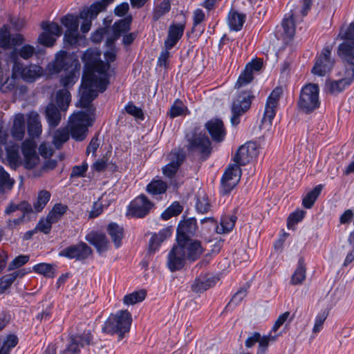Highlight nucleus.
Wrapping results in <instances>:
<instances>
[{
  "instance_id": "nucleus-1",
  "label": "nucleus",
  "mask_w": 354,
  "mask_h": 354,
  "mask_svg": "<svg viewBox=\"0 0 354 354\" xmlns=\"http://www.w3.org/2000/svg\"><path fill=\"white\" fill-rule=\"evenodd\" d=\"M337 37L344 40L338 46L337 55L351 66L344 70L342 77L331 81L328 88H344L354 80V23H351L347 27L342 26Z\"/></svg>"
},
{
  "instance_id": "nucleus-2",
  "label": "nucleus",
  "mask_w": 354,
  "mask_h": 354,
  "mask_svg": "<svg viewBox=\"0 0 354 354\" xmlns=\"http://www.w3.org/2000/svg\"><path fill=\"white\" fill-rule=\"evenodd\" d=\"M99 90H80V99L76 104L77 106L88 108V112L78 111L74 113L69 118V128L71 136L79 141L86 137L88 127L93 122V109L90 106L91 102L98 95Z\"/></svg>"
},
{
  "instance_id": "nucleus-3",
  "label": "nucleus",
  "mask_w": 354,
  "mask_h": 354,
  "mask_svg": "<svg viewBox=\"0 0 354 354\" xmlns=\"http://www.w3.org/2000/svg\"><path fill=\"white\" fill-rule=\"evenodd\" d=\"M84 63V71L82 82L79 88H106L103 85L102 80L98 75H105L107 66L101 59V52L97 49L89 48L85 50L82 57Z\"/></svg>"
},
{
  "instance_id": "nucleus-4",
  "label": "nucleus",
  "mask_w": 354,
  "mask_h": 354,
  "mask_svg": "<svg viewBox=\"0 0 354 354\" xmlns=\"http://www.w3.org/2000/svg\"><path fill=\"white\" fill-rule=\"evenodd\" d=\"M80 68V64L77 57L66 51L60 50L55 59L47 65L46 70L49 75H57L64 71L66 75L62 77L60 82L64 88H69L77 80L75 73Z\"/></svg>"
},
{
  "instance_id": "nucleus-5",
  "label": "nucleus",
  "mask_w": 354,
  "mask_h": 354,
  "mask_svg": "<svg viewBox=\"0 0 354 354\" xmlns=\"http://www.w3.org/2000/svg\"><path fill=\"white\" fill-rule=\"evenodd\" d=\"M93 337L90 332L71 336L65 347L57 351L55 344H50L43 354H79L82 348L93 344Z\"/></svg>"
},
{
  "instance_id": "nucleus-6",
  "label": "nucleus",
  "mask_w": 354,
  "mask_h": 354,
  "mask_svg": "<svg viewBox=\"0 0 354 354\" xmlns=\"http://www.w3.org/2000/svg\"><path fill=\"white\" fill-rule=\"evenodd\" d=\"M132 322L131 313L127 310H120L111 315L105 322L102 331L108 334H118L120 339L129 331Z\"/></svg>"
},
{
  "instance_id": "nucleus-7",
  "label": "nucleus",
  "mask_w": 354,
  "mask_h": 354,
  "mask_svg": "<svg viewBox=\"0 0 354 354\" xmlns=\"http://www.w3.org/2000/svg\"><path fill=\"white\" fill-rule=\"evenodd\" d=\"M252 97L248 90H241L236 94L232 105V116L230 120L232 125H237L240 122L239 116L250 108Z\"/></svg>"
},
{
  "instance_id": "nucleus-8",
  "label": "nucleus",
  "mask_w": 354,
  "mask_h": 354,
  "mask_svg": "<svg viewBox=\"0 0 354 354\" xmlns=\"http://www.w3.org/2000/svg\"><path fill=\"white\" fill-rule=\"evenodd\" d=\"M320 105L319 90H301L297 106L299 111L309 114Z\"/></svg>"
},
{
  "instance_id": "nucleus-9",
  "label": "nucleus",
  "mask_w": 354,
  "mask_h": 354,
  "mask_svg": "<svg viewBox=\"0 0 354 354\" xmlns=\"http://www.w3.org/2000/svg\"><path fill=\"white\" fill-rule=\"evenodd\" d=\"M154 204L144 194L136 197L128 205L127 214L132 217L143 218L149 214Z\"/></svg>"
},
{
  "instance_id": "nucleus-10",
  "label": "nucleus",
  "mask_w": 354,
  "mask_h": 354,
  "mask_svg": "<svg viewBox=\"0 0 354 354\" xmlns=\"http://www.w3.org/2000/svg\"><path fill=\"white\" fill-rule=\"evenodd\" d=\"M334 65V60L331 57V48L325 46L320 54L315 57V62L311 69V73L319 77H324L330 71Z\"/></svg>"
},
{
  "instance_id": "nucleus-11",
  "label": "nucleus",
  "mask_w": 354,
  "mask_h": 354,
  "mask_svg": "<svg viewBox=\"0 0 354 354\" xmlns=\"http://www.w3.org/2000/svg\"><path fill=\"white\" fill-rule=\"evenodd\" d=\"M43 68L39 65L30 64L24 66L20 62H15L12 66V75L21 77L27 82H33L41 76Z\"/></svg>"
},
{
  "instance_id": "nucleus-12",
  "label": "nucleus",
  "mask_w": 354,
  "mask_h": 354,
  "mask_svg": "<svg viewBox=\"0 0 354 354\" xmlns=\"http://www.w3.org/2000/svg\"><path fill=\"white\" fill-rule=\"evenodd\" d=\"M241 176V170L236 164H232L225 169L221 178V193L223 195L229 194L238 184Z\"/></svg>"
},
{
  "instance_id": "nucleus-13",
  "label": "nucleus",
  "mask_w": 354,
  "mask_h": 354,
  "mask_svg": "<svg viewBox=\"0 0 354 354\" xmlns=\"http://www.w3.org/2000/svg\"><path fill=\"white\" fill-rule=\"evenodd\" d=\"M188 149L201 158L206 159L212 151L210 140L205 134H196L189 141Z\"/></svg>"
},
{
  "instance_id": "nucleus-14",
  "label": "nucleus",
  "mask_w": 354,
  "mask_h": 354,
  "mask_svg": "<svg viewBox=\"0 0 354 354\" xmlns=\"http://www.w3.org/2000/svg\"><path fill=\"white\" fill-rule=\"evenodd\" d=\"M92 249L84 242L70 245L62 250L59 256L77 261L86 259L92 254Z\"/></svg>"
},
{
  "instance_id": "nucleus-15",
  "label": "nucleus",
  "mask_w": 354,
  "mask_h": 354,
  "mask_svg": "<svg viewBox=\"0 0 354 354\" xmlns=\"http://www.w3.org/2000/svg\"><path fill=\"white\" fill-rule=\"evenodd\" d=\"M178 245L180 246L185 253L186 260L194 261L198 259L204 252L200 241L194 239H183L180 238L176 241Z\"/></svg>"
},
{
  "instance_id": "nucleus-16",
  "label": "nucleus",
  "mask_w": 354,
  "mask_h": 354,
  "mask_svg": "<svg viewBox=\"0 0 354 354\" xmlns=\"http://www.w3.org/2000/svg\"><path fill=\"white\" fill-rule=\"evenodd\" d=\"M258 151L254 142H247L241 146L234 156V164L245 165L257 156Z\"/></svg>"
},
{
  "instance_id": "nucleus-17",
  "label": "nucleus",
  "mask_w": 354,
  "mask_h": 354,
  "mask_svg": "<svg viewBox=\"0 0 354 354\" xmlns=\"http://www.w3.org/2000/svg\"><path fill=\"white\" fill-rule=\"evenodd\" d=\"M21 148L25 167L27 169L33 168L39 161V158L36 153L35 142L33 140L27 139L22 143Z\"/></svg>"
},
{
  "instance_id": "nucleus-18",
  "label": "nucleus",
  "mask_w": 354,
  "mask_h": 354,
  "mask_svg": "<svg viewBox=\"0 0 354 354\" xmlns=\"http://www.w3.org/2000/svg\"><path fill=\"white\" fill-rule=\"evenodd\" d=\"M185 261V253L176 243L167 254V266L169 270L171 272L180 270L184 266Z\"/></svg>"
},
{
  "instance_id": "nucleus-19",
  "label": "nucleus",
  "mask_w": 354,
  "mask_h": 354,
  "mask_svg": "<svg viewBox=\"0 0 354 354\" xmlns=\"http://www.w3.org/2000/svg\"><path fill=\"white\" fill-rule=\"evenodd\" d=\"M169 163L162 168L164 175L169 178L174 177L178 167L185 159V154L180 149H174L168 156Z\"/></svg>"
},
{
  "instance_id": "nucleus-20",
  "label": "nucleus",
  "mask_w": 354,
  "mask_h": 354,
  "mask_svg": "<svg viewBox=\"0 0 354 354\" xmlns=\"http://www.w3.org/2000/svg\"><path fill=\"white\" fill-rule=\"evenodd\" d=\"M185 28V22H173L169 26L167 37L164 41V47L172 49L183 36Z\"/></svg>"
},
{
  "instance_id": "nucleus-21",
  "label": "nucleus",
  "mask_w": 354,
  "mask_h": 354,
  "mask_svg": "<svg viewBox=\"0 0 354 354\" xmlns=\"http://www.w3.org/2000/svg\"><path fill=\"white\" fill-rule=\"evenodd\" d=\"M282 95L281 90H272L268 96L264 111L263 120L271 124L272 119L276 114V109L278 106L279 100Z\"/></svg>"
},
{
  "instance_id": "nucleus-22",
  "label": "nucleus",
  "mask_w": 354,
  "mask_h": 354,
  "mask_svg": "<svg viewBox=\"0 0 354 354\" xmlns=\"http://www.w3.org/2000/svg\"><path fill=\"white\" fill-rule=\"evenodd\" d=\"M85 240L93 245L99 254H102L109 249V241L103 233L91 232L86 235Z\"/></svg>"
},
{
  "instance_id": "nucleus-23",
  "label": "nucleus",
  "mask_w": 354,
  "mask_h": 354,
  "mask_svg": "<svg viewBox=\"0 0 354 354\" xmlns=\"http://www.w3.org/2000/svg\"><path fill=\"white\" fill-rule=\"evenodd\" d=\"M44 50H35V48L33 46L30 44H24L21 48H14L10 53V58L15 64V62H19V58H22L23 59H28L33 55H44Z\"/></svg>"
},
{
  "instance_id": "nucleus-24",
  "label": "nucleus",
  "mask_w": 354,
  "mask_h": 354,
  "mask_svg": "<svg viewBox=\"0 0 354 354\" xmlns=\"http://www.w3.org/2000/svg\"><path fill=\"white\" fill-rule=\"evenodd\" d=\"M196 230V221L194 219H187L181 221L178 226L176 233V241L180 238L183 239H191Z\"/></svg>"
},
{
  "instance_id": "nucleus-25",
  "label": "nucleus",
  "mask_w": 354,
  "mask_h": 354,
  "mask_svg": "<svg viewBox=\"0 0 354 354\" xmlns=\"http://www.w3.org/2000/svg\"><path fill=\"white\" fill-rule=\"evenodd\" d=\"M205 127L214 140L221 142L224 139L225 131L221 120L218 118L210 120L206 123Z\"/></svg>"
},
{
  "instance_id": "nucleus-26",
  "label": "nucleus",
  "mask_w": 354,
  "mask_h": 354,
  "mask_svg": "<svg viewBox=\"0 0 354 354\" xmlns=\"http://www.w3.org/2000/svg\"><path fill=\"white\" fill-rule=\"evenodd\" d=\"M28 135L32 138L39 137L42 132V127L39 115L37 112L32 111L27 115Z\"/></svg>"
},
{
  "instance_id": "nucleus-27",
  "label": "nucleus",
  "mask_w": 354,
  "mask_h": 354,
  "mask_svg": "<svg viewBox=\"0 0 354 354\" xmlns=\"http://www.w3.org/2000/svg\"><path fill=\"white\" fill-rule=\"evenodd\" d=\"M109 5L104 0L97 1L80 12V18L95 19L101 12L105 11Z\"/></svg>"
},
{
  "instance_id": "nucleus-28",
  "label": "nucleus",
  "mask_w": 354,
  "mask_h": 354,
  "mask_svg": "<svg viewBox=\"0 0 354 354\" xmlns=\"http://www.w3.org/2000/svg\"><path fill=\"white\" fill-rule=\"evenodd\" d=\"M171 230L170 227H165L159 231L158 234H154L150 239L149 250L154 253L157 251L160 244L167 238L171 236Z\"/></svg>"
},
{
  "instance_id": "nucleus-29",
  "label": "nucleus",
  "mask_w": 354,
  "mask_h": 354,
  "mask_svg": "<svg viewBox=\"0 0 354 354\" xmlns=\"http://www.w3.org/2000/svg\"><path fill=\"white\" fill-rule=\"evenodd\" d=\"M11 135L17 140H21L25 135V118L22 113L15 115L13 125L11 128Z\"/></svg>"
},
{
  "instance_id": "nucleus-30",
  "label": "nucleus",
  "mask_w": 354,
  "mask_h": 354,
  "mask_svg": "<svg viewBox=\"0 0 354 354\" xmlns=\"http://www.w3.org/2000/svg\"><path fill=\"white\" fill-rule=\"evenodd\" d=\"M106 232L111 239L115 247L118 248L122 245V240L124 238L123 227L115 223H111L106 227Z\"/></svg>"
},
{
  "instance_id": "nucleus-31",
  "label": "nucleus",
  "mask_w": 354,
  "mask_h": 354,
  "mask_svg": "<svg viewBox=\"0 0 354 354\" xmlns=\"http://www.w3.org/2000/svg\"><path fill=\"white\" fill-rule=\"evenodd\" d=\"M281 26L284 35L292 39L295 35V19L292 10L285 15L281 22Z\"/></svg>"
},
{
  "instance_id": "nucleus-32",
  "label": "nucleus",
  "mask_w": 354,
  "mask_h": 354,
  "mask_svg": "<svg viewBox=\"0 0 354 354\" xmlns=\"http://www.w3.org/2000/svg\"><path fill=\"white\" fill-rule=\"evenodd\" d=\"M227 20L230 29L238 32L243 28L245 21V15L238 12L236 10H231L228 14Z\"/></svg>"
},
{
  "instance_id": "nucleus-33",
  "label": "nucleus",
  "mask_w": 354,
  "mask_h": 354,
  "mask_svg": "<svg viewBox=\"0 0 354 354\" xmlns=\"http://www.w3.org/2000/svg\"><path fill=\"white\" fill-rule=\"evenodd\" d=\"M132 17L129 15L124 18L116 21L112 26V30L118 37H121L123 34L129 32L132 23Z\"/></svg>"
},
{
  "instance_id": "nucleus-34",
  "label": "nucleus",
  "mask_w": 354,
  "mask_h": 354,
  "mask_svg": "<svg viewBox=\"0 0 354 354\" xmlns=\"http://www.w3.org/2000/svg\"><path fill=\"white\" fill-rule=\"evenodd\" d=\"M46 117L50 127H57L61 121L59 111L53 104H49L46 108Z\"/></svg>"
},
{
  "instance_id": "nucleus-35",
  "label": "nucleus",
  "mask_w": 354,
  "mask_h": 354,
  "mask_svg": "<svg viewBox=\"0 0 354 354\" xmlns=\"http://www.w3.org/2000/svg\"><path fill=\"white\" fill-rule=\"evenodd\" d=\"M236 221V217L234 215L225 216L221 218L220 225L216 227L218 234H227L232 230Z\"/></svg>"
},
{
  "instance_id": "nucleus-36",
  "label": "nucleus",
  "mask_w": 354,
  "mask_h": 354,
  "mask_svg": "<svg viewBox=\"0 0 354 354\" xmlns=\"http://www.w3.org/2000/svg\"><path fill=\"white\" fill-rule=\"evenodd\" d=\"M306 279V268L304 261L300 258L296 270L292 275L290 283L292 285L301 284Z\"/></svg>"
},
{
  "instance_id": "nucleus-37",
  "label": "nucleus",
  "mask_w": 354,
  "mask_h": 354,
  "mask_svg": "<svg viewBox=\"0 0 354 354\" xmlns=\"http://www.w3.org/2000/svg\"><path fill=\"white\" fill-rule=\"evenodd\" d=\"M171 10V0H162L153 10L152 19L158 21L162 16L168 13Z\"/></svg>"
},
{
  "instance_id": "nucleus-38",
  "label": "nucleus",
  "mask_w": 354,
  "mask_h": 354,
  "mask_svg": "<svg viewBox=\"0 0 354 354\" xmlns=\"http://www.w3.org/2000/svg\"><path fill=\"white\" fill-rule=\"evenodd\" d=\"M67 209L68 207L66 205L57 203L53 206L47 216L49 220H51V222L55 223L61 219Z\"/></svg>"
},
{
  "instance_id": "nucleus-39",
  "label": "nucleus",
  "mask_w": 354,
  "mask_h": 354,
  "mask_svg": "<svg viewBox=\"0 0 354 354\" xmlns=\"http://www.w3.org/2000/svg\"><path fill=\"white\" fill-rule=\"evenodd\" d=\"M56 102L62 111H66L71 102L69 90H58L56 93Z\"/></svg>"
},
{
  "instance_id": "nucleus-40",
  "label": "nucleus",
  "mask_w": 354,
  "mask_h": 354,
  "mask_svg": "<svg viewBox=\"0 0 354 354\" xmlns=\"http://www.w3.org/2000/svg\"><path fill=\"white\" fill-rule=\"evenodd\" d=\"M7 160L12 167H17L20 162V156L19 153V146L12 145L6 147Z\"/></svg>"
},
{
  "instance_id": "nucleus-41",
  "label": "nucleus",
  "mask_w": 354,
  "mask_h": 354,
  "mask_svg": "<svg viewBox=\"0 0 354 354\" xmlns=\"http://www.w3.org/2000/svg\"><path fill=\"white\" fill-rule=\"evenodd\" d=\"M32 209L31 205L26 201H22L18 204L10 203V205L6 208L5 214L9 215L16 211H19L22 214L25 215L26 213L30 212Z\"/></svg>"
},
{
  "instance_id": "nucleus-42",
  "label": "nucleus",
  "mask_w": 354,
  "mask_h": 354,
  "mask_svg": "<svg viewBox=\"0 0 354 354\" xmlns=\"http://www.w3.org/2000/svg\"><path fill=\"white\" fill-rule=\"evenodd\" d=\"M167 188L166 183L162 180H153L147 186V191L152 195H158L164 193Z\"/></svg>"
},
{
  "instance_id": "nucleus-43",
  "label": "nucleus",
  "mask_w": 354,
  "mask_h": 354,
  "mask_svg": "<svg viewBox=\"0 0 354 354\" xmlns=\"http://www.w3.org/2000/svg\"><path fill=\"white\" fill-rule=\"evenodd\" d=\"M81 39L78 30H66L64 35V43L66 47H75Z\"/></svg>"
},
{
  "instance_id": "nucleus-44",
  "label": "nucleus",
  "mask_w": 354,
  "mask_h": 354,
  "mask_svg": "<svg viewBox=\"0 0 354 354\" xmlns=\"http://www.w3.org/2000/svg\"><path fill=\"white\" fill-rule=\"evenodd\" d=\"M146 297V291L140 290L136 291L129 295H127L123 298V302L125 305H134L138 302L142 301Z\"/></svg>"
},
{
  "instance_id": "nucleus-45",
  "label": "nucleus",
  "mask_w": 354,
  "mask_h": 354,
  "mask_svg": "<svg viewBox=\"0 0 354 354\" xmlns=\"http://www.w3.org/2000/svg\"><path fill=\"white\" fill-rule=\"evenodd\" d=\"M322 187V185H317L303 198V205L306 208H310L313 205L317 197L320 194Z\"/></svg>"
},
{
  "instance_id": "nucleus-46",
  "label": "nucleus",
  "mask_w": 354,
  "mask_h": 354,
  "mask_svg": "<svg viewBox=\"0 0 354 354\" xmlns=\"http://www.w3.org/2000/svg\"><path fill=\"white\" fill-rule=\"evenodd\" d=\"M41 28L43 30L53 35L56 37H59L62 35V27L54 21H42Z\"/></svg>"
},
{
  "instance_id": "nucleus-47",
  "label": "nucleus",
  "mask_w": 354,
  "mask_h": 354,
  "mask_svg": "<svg viewBox=\"0 0 354 354\" xmlns=\"http://www.w3.org/2000/svg\"><path fill=\"white\" fill-rule=\"evenodd\" d=\"M50 198V193L46 190H41L39 192L37 201L34 203L33 207L35 211L40 212L46 205Z\"/></svg>"
},
{
  "instance_id": "nucleus-48",
  "label": "nucleus",
  "mask_w": 354,
  "mask_h": 354,
  "mask_svg": "<svg viewBox=\"0 0 354 354\" xmlns=\"http://www.w3.org/2000/svg\"><path fill=\"white\" fill-rule=\"evenodd\" d=\"M61 24L66 28V30H78L79 22L77 18L73 15L67 14L60 19Z\"/></svg>"
},
{
  "instance_id": "nucleus-49",
  "label": "nucleus",
  "mask_w": 354,
  "mask_h": 354,
  "mask_svg": "<svg viewBox=\"0 0 354 354\" xmlns=\"http://www.w3.org/2000/svg\"><path fill=\"white\" fill-rule=\"evenodd\" d=\"M254 79V74L245 68L239 75L235 84V88H240L250 84Z\"/></svg>"
},
{
  "instance_id": "nucleus-50",
  "label": "nucleus",
  "mask_w": 354,
  "mask_h": 354,
  "mask_svg": "<svg viewBox=\"0 0 354 354\" xmlns=\"http://www.w3.org/2000/svg\"><path fill=\"white\" fill-rule=\"evenodd\" d=\"M14 180L10 178V175L4 170L2 167H0V190L5 192L10 190L12 187Z\"/></svg>"
},
{
  "instance_id": "nucleus-51",
  "label": "nucleus",
  "mask_w": 354,
  "mask_h": 354,
  "mask_svg": "<svg viewBox=\"0 0 354 354\" xmlns=\"http://www.w3.org/2000/svg\"><path fill=\"white\" fill-rule=\"evenodd\" d=\"M69 138V131L67 128L57 130L54 135L53 142L57 148L60 147L63 143Z\"/></svg>"
},
{
  "instance_id": "nucleus-52",
  "label": "nucleus",
  "mask_w": 354,
  "mask_h": 354,
  "mask_svg": "<svg viewBox=\"0 0 354 354\" xmlns=\"http://www.w3.org/2000/svg\"><path fill=\"white\" fill-rule=\"evenodd\" d=\"M57 38V37L43 30V32L39 35L37 41L43 46L50 48L55 45Z\"/></svg>"
},
{
  "instance_id": "nucleus-53",
  "label": "nucleus",
  "mask_w": 354,
  "mask_h": 354,
  "mask_svg": "<svg viewBox=\"0 0 354 354\" xmlns=\"http://www.w3.org/2000/svg\"><path fill=\"white\" fill-rule=\"evenodd\" d=\"M328 315L326 310H321L315 317L314 326L313 328V333L317 334L319 333L324 326V324Z\"/></svg>"
},
{
  "instance_id": "nucleus-54",
  "label": "nucleus",
  "mask_w": 354,
  "mask_h": 354,
  "mask_svg": "<svg viewBox=\"0 0 354 354\" xmlns=\"http://www.w3.org/2000/svg\"><path fill=\"white\" fill-rule=\"evenodd\" d=\"M32 269L35 272L43 274L46 277H54V269L52 265L50 264L46 263H38L37 265H35Z\"/></svg>"
},
{
  "instance_id": "nucleus-55",
  "label": "nucleus",
  "mask_w": 354,
  "mask_h": 354,
  "mask_svg": "<svg viewBox=\"0 0 354 354\" xmlns=\"http://www.w3.org/2000/svg\"><path fill=\"white\" fill-rule=\"evenodd\" d=\"M18 343V338L15 335H8L3 339L1 349H4L10 353V349L16 346Z\"/></svg>"
},
{
  "instance_id": "nucleus-56",
  "label": "nucleus",
  "mask_w": 354,
  "mask_h": 354,
  "mask_svg": "<svg viewBox=\"0 0 354 354\" xmlns=\"http://www.w3.org/2000/svg\"><path fill=\"white\" fill-rule=\"evenodd\" d=\"M306 212L298 209L290 214L288 217L287 226L290 229L297 223L300 222L304 217Z\"/></svg>"
},
{
  "instance_id": "nucleus-57",
  "label": "nucleus",
  "mask_w": 354,
  "mask_h": 354,
  "mask_svg": "<svg viewBox=\"0 0 354 354\" xmlns=\"http://www.w3.org/2000/svg\"><path fill=\"white\" fill-rule=\"evenodd\" d=\"M11 35L7 28L0 29V47L3 49L10 48Z\"/></svg>"
},
{
  "instance_id": "nucleus-58",
  "label": "nucleus",
  "mask_w": 354,
  "mask_h": 354,
  "mask_svg": "<svg viewBox=\"0 0 354 354\" xmlns=\"http://www.w3.org/2000/svg\"><path fill=\"white\" fill-rule=\"evenodd\" d=\"M160 52L157 60V65L164 68H167L169 66V57L171 49H167V47Z\"/></svg>"
},
{
  "instance_id": "nucleus-59",
  "label": "nucleus",
  "mask_w": 354,
  "mask_h": 354,
  "mask_svg": "<svg viewBox=\"0 0 354 354\" xmlns=\"http://www.w3.org/2000/svg\"><path fill=\"white\" fill-rule=\"evenodd\" d=\"M185 106L180 100H176L174 104L171 106L169 115L174 118L183 114Z\"/></svg>"
},
{
  "instance_id": "nucleus-60",
  "label": "nucleus",
  "mask_w": 354,
  "mask_h": 354,
  "mask_svg": "<svg viewBox=\"0 0 354 354\" xmlns=\"http://www.w3.org/2000/svg\"><path fill=\"white\" fill-rule=\"evenodd\" d=\"M53 223H54L51 222V220H49L48 217L46 216L45 218H42L39 221L35 227V230L47 234L50 232L51 227Z\"/></svg>"
},
{
  "instance_id": "nucleus-61",
  "label": "nucleus",
  "mask_w": 354,
  "mask_h": 354,
  "mask_svg": "<svg viewBox=\"0 0 354 354\" xmlns=\"http://www.w3.org/2000/svg\"><path fill=\"white\" fill-rule=\"evenodd\" d=\"M263 60L261 58L255 57L248 62L245 68H248L251 73L254 74V72H259L263 67Z\"/></svg>"
},
{
  "instance_id": "nucleus-62",
  "label": "nucleus",
  "mask_w": 354,
  "mask_h": 354,
  "mask_svg": "<svg viewBox=\"0 0 354 354\" xmlns=\"http://www.w3.org/2000/svg\"><path fill=\"white\" fill-rule=\"evenodd\" d=\"M88 169V164L86 162H82L81 165H75L73 167L71 174V178H82L84 176Z\"/></svg>"
},
{
  "instance_id": "nucleus-63",
  "label": "nucleus",
  "mask_w": 354,
  "mask_h": 354,
  "mask_svg": "<svg viewBox=\"0 0 354 354\" xmlns=\"http://www.w3.org/2000/svg\"><path fill=\"white\" fill-rule=\"evenodd\" d=\"M29 259L27 255H20L15 258L9 264L8 270H12L20 268L26 264Z\"/></svg>"
},
{
  "instance_id": "nucleus-64",
  "label": "nucleus",
  "mask_w": 354,
  "mask_h": 354,
  "mask_svg": "<svg viewBox=\"0 0 354 354\" xmlns=\"http://www.w3.org/2000/svg\"><path fill=\"white\" fill-rule=\"evenodd\" d=\"M246 295L247 289L245 288H241L233 295L231 301L228 303L227 306L238 305L243 299Z\"/></svg>"
}]
</instances>
